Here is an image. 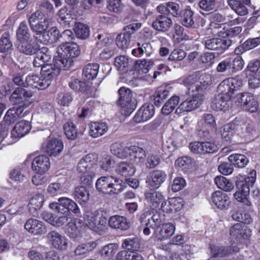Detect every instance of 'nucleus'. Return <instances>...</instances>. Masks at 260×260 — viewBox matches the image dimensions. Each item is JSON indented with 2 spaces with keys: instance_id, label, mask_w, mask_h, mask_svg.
<instances>
[{
  "instance_id": "nucleus-20",
  "label": "nucleus",
  "mask_w": 260,
  "mask_h": 260,
  "mask_svg": "<svg viewBox=\"0 0 260 260\" xmlns=\"http://www.w3.org/2000/svg\"><path fill=\"white\" fill-rule=\"evenodd\" d=\"M256 180V171L251 170L248 176H240L237 178L236 186L238 190L245 191L248 193L250 192V188L252 187Z\"/></svg>"
},
{
  "instance_id": "nucleus-25",
  "label": "nucleus",
  "mask_w": 260,
  "mask_h": 260,
  "mask_svg": "<svg viewBox=\"0 0 260 260\" xmlns=\"http://www.w3.org/2000/svg\"><path fill=\"white\" fill-rule=\"evenodd\" d=\"M232 96L224 92H219L211 102L212 108L216 111H226L230 107V100Z\"/></svg>"
},
{
  "instance_id": "nucleus-48",
  "label": "nucleus",
  "mask_w": 260,
  "mask_h": 260,
  "mask_svg": "<svg viewBox=\"0 0 260 260\" xmlns=\"http://www.w3.org/2000/svg\"><path fill=\"white\" fill-rule=\"evenodd\" d=\"M231 217L234 220L246 224H249L252 221L250 215L244 209H240L234 212Z\"/></svg>"
},
{
  "instance_id": "nucleus-59",
  "label": "nucleus",
  "mask_w": 260,
  "mask_h": 260,
  "mask_svg": "<svg viewBox=\"0 0 260 260\" xmlns=\"http://www.w3.org/2000/svg\"><path fill=\"white\" fill-rule=\"evenodd\" d=\"M235 133V124L233 122H230L224 124L221 130L222 138L225 141L231 140L232 137Z\"/></svg>"
},
{
  "instance_id": "nucleus-19",
  "label": "nucleus",
  "mask_w": 260,
  "mask_h": 260,
  "mask_svg": "<svg viewBox=\"0 0 260 260\" xmlns=\"http://www.w3.org/2000/svg\"><path fill=\"white\" fill-rule=\"evenodd\" d=\"M98 154L95 153H89L81 159L78 164L77 170L79 173L94 171V166L98 161Z\"/></svg>"
},
{
  "instance_id": "nucleus-50",
  "label": "nucleus",
  "mask_w": 260,
  "mask_h": 260,
  "mask_svg": "<svg viewBox=\"0 0 260 260\" xmlns=\"http://www.w3.org/2000/svg\"><path fill=\"white\" fill-rule=\"evenodd\" d=\"M228 159L233 166L239 168H244L249 162L248 159L245 155L239 153L231 154Z\"/></svg>"
},
{
  "instance_id": "nucleus-44",
  "label": "nucleus",
  "mask_w": 260,
  "mask_h": 260,
  "mask_svg": "<svg viewBox=\"0 0 260 260\" xmlns=\"http://www.w3.org/2000/svg\"><path fill=\"white\" fill-rule=\"evenodd\" d=\"M64 133L69 140H74L81 133L78 131L75 124L71 120L65 122L63 126Z\"/></svg>"
},
{
  "instance_id": "nucleus-7",
  "label": "nucleus",
  "mask_w": 260,
  "mask_h": 260,
  "mask_svg": "<svg viewBox=\"0 0 260 260\" xmlns=\"http://www.w3.org/2000/svg\"><path fill=\"white\" fill-rule=\"evenodd\" d=\"M139 221L140 230L143 231L145 235L148 236L151 234L150 228L155 231L157 228H160L165 222V215L156 211L151 215L150 213L146 212L140 215Z\"/></svg>"
},
{
  "instance_id": "nucleus-18",
  "label": "nucleus",
  "mask_w": 260,
  "mask_h": 260,
  "mask_svg": "<svg viewBox=\"0 0 260 260\" xmlns=\"http://www.w3.org/2000/svg\"><path fill=\"white\" fill-rule=\"evenodd\" d=\"M189 147L192 153L200 155L213 153L217 151V146L214 143L208 142L195 141L191 142Z\"/></svg>"
},
{
  "instance_id": "nucleus-35",
  "label": "nucleus",
  "mask_w": 260,
  "mask_h": 260,
  "mask_svg": "<svg viewBox=\"0 0 260 260\" xmlns=\"http://www.w3.org/2000/svg\"><path fill=\"white\" fill-rule=\"evenodd\" d=\"M28 107L24 105V104L13 105V107L7 111L5 117L6 119H8L9 121L14 123L17 119L24 116L23 111Z\"/></svg>"
},
{
  "instance_id": "nucleus-14",
  "label": "nucleus",
  "mask_w": 260,
  "mask_h": 260,
  "mask_svg": "<svg viewBox=\"0 0 260 260\" xmlns=\"http://www.w3.org/2000/svg\"><path fill=\"white\" fill-rule=\"evenodd\" d=\"M32 96L31 91H28L22 87L16 88L10 96V101L13 105L24 104L29 106L32 101L30 98Z\"/></svg>"
},
{
  "instance_id": "nucleus-21",
  "label": "nucleus",
  "mask_w": 260,
  "mask_h": 260,
  "mask_svg": "<svg viewBox=\"0 0 260 260\" xmlns=\"http://www.w3.org/2000/svg\"><path fill=\"white\" fill-rule=\"evenodd\" d=\"M229 233L233 239L240 241L248 239L251 236V231L248 226L236 223L230 228Z\"/></svg>"
},
{
  "instance_id": "nucleus-8",
  "label": "nucleus",
  "mask_w": 260,
  "mask_h": 260,
  "mask_svg": "<svg viewBox=\"0 0 260 260\" xmlns=\"http://www.w3.org/2000/svg\"><path fill=\"white\" fill-rule=\"evenodd\" d=\"M118 94L116 104L120 107L122 115L129 116L136 108V100L133 97V92L129 88L122 86L118 89Z\"/></svg>"
},
{
  "instance_id": "nucleus-38",
  "label": "nucleus",
  "mask_w": 260,
  "mask_h": 260,
  "mask_svg": "<svg viewBox=\"0 0 260 260\" xmlns=\"http://www.w3.org/2000/svg\"><path fill=\"white\" fill-rule=\"evenodd\" d=\"M115 171L118 174L125 177L126 179L134 175L136 169L133 164L127 161H121L117 164Z\"/></svg>"
},
{
  "instance_id": "nucleus-37",
  "label": "nucleus",
  "mask_w": 260,
  "mask_h": 260,
  "mask_svg": "<svg viewBox=\"0 0 260 260\" xmlns=\"http://www.w3.org/2000/svg\"><path fill=\"white\" fill-rule=\"evenodd\" d=\"M17 48L20 52L28 55L35 54L40 50L38 44L32 39L18 43Z\"/></svg>"
},
{
  "instance_id": "nucleus-57",
  "label": "nucleus",
  "mask_w": 260,
  "mask_h": 260,
  "mask_svg": "<svg viewBox=\"0 0 260 260\" xmlns=\"http://www.w3.org/2000/svg\"><path fill=\"white\" fill-rule=\"evenodd\" d=\"M13 50V44L9 34H4L0 38V53L6 55L11 53Z\"/></svg>"
},
{
  "instance_id": "nucleus-30",
  "label": "nucleus",
  "mask_w": 260,
  "mask_h": 260,
  "mask_svg": "<svg viewBox=\"0 0 260 260\" xmlns=\"http://www.w3.org/2000/svg\"><path fill=\"white\" fill-rule=\"evenodd\" d=\"M50 166V159L45 155L35 157L31 164V168L36 173L46 172Z\"/></svg>"
},
{
  "instance_id": "nucleus-5",
  "label": "nucleus",
  "mask_w": 260,
  "mask_h": 260,
  "mask_svg": "<svg viewBox=\"0 0 260 260\" xmlns=\"http://www.w3.org/2000/svg\"><path fill=\"white\" fill-rule=\"evenodd\" d=\"M57 53L59 59L55 61L56 66L66 70L70 68L73 62V58L77 57L80 53L79 45L75 43H64L58 48Z\"/></svg>"
},
{
  "instance_id": "nucleus-42",
  "label": "nucleus",
  "mask_w": 260,
  "mask_h": 260,
  "mask_svg": "<svg viewBox=\"0 0 260 260\" xmlns=\"http://www.w3.org/2000/svg\"><path fill=\"white\" fill-rule=\"evenodd\" d=\"M16 39L18 43L31 39V35L25 21L20 24L16 32Z\"/></svg>"
},
{
  "instance_id": "nucleus-27",
  "label": "nucleus",
  "mask_w": 260,
  "mask_h": 260,
  "mask_svg": "<svg viewBox=\"0 0 260 260\" xmlns=\"http://www.w3.org/2000/svg\"><path fill=\"white\" fill-rule=\"evenodd\" d=\"M228 5L238 15L243 16L248 13V7L251 5V0H228Z\"/></svg>"
},
{
  "instance_id": "nucleus-26",
  "label": "nucleus",
  "mask_w": 260,
  "mask_h": 260,
  "mask_svg": "<svg viewBox=\"0 0 260 260\" xmlns=\"http://www.w3.org/2000/svg\"><path fill=\"white\" fill-rule=\"evenodd\" d=\"M24 229L35 235H42L46 232V227L44 223L32 218L26 220L24 224Z\"/></svg>"
},
{
  "instance_id": "nucleus-29",
  "label": "nucleus",
  "mask_w": 260,
  "mask_h": 260,
  "mask_svg": "<svg viewBox=\"0 0 260 260\" xmlns=\"http://www.w3.org/2000/svg\"><path fill=\"white\" fill-rule=\"evenodd\" d=\"M175 231V225L172 223H164L154 231L153 235L159 241H163L172 236Z\"/></svg>"
},
{
  "instance_id": "nucleus-45",
  "label": "nucleus",
  "mask_w": 260,
  "mask_h": 260,
  "mask_svg": "<svg viewBox=\"0 0 260 260\" xmlns=\"http://www.w3.org/2000/svg\"><path fill=\"white\" fill-rule=\"evenodd\" d=\"M99 64L97 63H88L83 69V77L87 80H93L98 74Z\"/></svg>"
},
{
  "instance_id": "nucleus-40",
  "label": "nucleus",
  "mask_w": 260,
  "mask_h": 260,
  "mask_svg": "<svg viewBox=\"0 0 260 260\" xmlns=\"http://www.w3.org/2000/svg\"><path fill=\"white\" fill-rule=\"evenodd\" d=\"M89 135L92 138H98L104 135L108 130L105 122H91L89 124Z\"/></svg>"
},
{
  "instance_id": "nucleus-15",
  "label": "nucleus",
  "mask_w": 260,
  "mask_h": 260,
  "mask_svg": "<svg viewBox=\"0 0 260 260\" xmlns=\"http://www.w3.org/2000/svg\"><path fill=\"white\" fill-rule=\"evenodd\" d=\"M211 200L213 204L220 210H227L232 205L230 195L221 190L213 192L211 194Z\"/></svg>"
},
{
  "instance_id": "nucleus-24",
  "label": "nucleus",
  "mask_w": 260,
  "mask_h": 260,
  "mask_svg": "<svg viewBox=\"0 0 260 260\" xmlns=\"http://www.w3.org/2000/svg\"><path fill=\"white\" fill-rule=\"evenodd\" d=\"M50 243L55 248L59 250H66L68 247V240L59 233L52 231L47 235Z\"/></svg>"
},
{
  "instance_id": "nucleus-28",
  "label": "nucleus",
  "mask_w": 260,
  "mask_h": 260,
  "mask_svg": "<svg viewBox=\"0 0 260 260\" xmlns=\"http://www.w3.org/2000/svg\"><path fill=\"white\" fill-rule=\"evenodd\" d=\"M82 225V222L78 218L72 219L66 225V233L71 239L80 237Z\"/></svg>"
},
{
  "instance_id": "nucleus-3",
  "label": "nucleus",
  "mask_w": 260,
  "mask_h": 260,
  "mask_svg": "<svg viewBox=\"0 0 260 260\" xmlns=\"http://www.w3.org/2000/svg\"><path fill=\"white\" fill-rule=\"evenodd\" d=\"M39 51V52L37 53V55L34 59V67H41L42 72H48L53 75L55 74V77H56L62 70V68H59L55 62V61H57L56 59H59L58 55L53 57L52 64L51 63L52 55L49 49L47 47H42L40 48Z\"/></svg>"
},
{
  "instance_id": "nucleus-9",
  "label": "nucleus",
  "mask_w": 260,
  "mask_h": 260,
  "mask_svg": "<svg viewBox=\"0 0 260 260\" xmlns=\"http://www.w3.org/2000/svg\"><path fill=\"white\" fill-rule=\"evenodd\" d=\"M49 21L48 18L44 17L43 19L39 20L36 24H31L30 28L37 35H42L43 40H40L44 44L52 43L57 40L56 36L58 34V30L54 29L52 31H46L49 27Z\"/></svg>"
},
{
  "instance_id": "nucleus-10",
  "label": "nucleus",
  "mask_w": 260,
  "mask_h": 260,
  "mask_svg": "<svg viewBox=\"0 0 260 260\" xmlns=\"http://www.w3.org/2000/svg\"><path fill=\"white\" fill-rule=\"evenodd\" d=\"M41 77L37 75H28L25 78V87L37 88L43 90L51 84L52 79L55 77V74L42 72Z\"/></svg>"
},
{
  "instance_id": "nucleus-4",
  "label": "nucleus",
  "mask_w": 260,
  "mask_h": 260,
  "mask_svg": "<svg viewBox=\"0 0 260 260\" xmlns=\"http://www.w3.org/2000/svg\"><path fill=\"white\" fill-rule=\"evenodd\" d=\"M109 216L108 213L102 208L88 212L85 217L86 224L93 231L102 235L108 230Z\"/></svg>"
},
{
  "instance_id": "nucleus-22",
  "label": "nucleus",
  "mask_w": 260,
  "mask_h": 260,
  "mask_svg": "<svg viewBox=\"0 0 260 260\" xmlns=\"http://www.w3.org/2000/svg\"><path fill=\"white\" fill-rule=\"evenodd\" d=\"M155 109L152 104H145L143 105L133 118L136 123H141L150 119L154 115Z\"/></svg>"
},
{
  "instance_id": "nucleus-56",
  "label": "nucleus",
  "mask_w": 260,
  "mask_h": 260,
  "mask_svg": "<svg viewBox=\"0 0 260 260\" xmlns=\"http://www.w3.org/2000/svg\"><path fill=\"white\" fill-rule=\"evenodd\" d=\"M180 102L179 96H172L164 105L161 109V112L164 115H168L171 113L178 106Z\"/></svg>"
},
{
  "instance_id": "nucleus-51",
  "label": "nucleus",
  "mask_w": 260,
  "mask_h": 260,
  "mask_svg": "<svg viewBox=\"0 0 260 260\" xmlns=\"http://www.w3.org/2000/svg\"><path fill=\"white\" fill-rule=\"evenodd\" d=\"M131 38L132 37L129 34L124 31L117 36L115 40L116 44L119 48L125 50L131 46Z\"/></svg>"
},
{
  "instance_id": "nucleus-33",
  "label": "nucleus",
  "mask_w": 260,
  "mask_h": 260,
  "mask_svg": "<svg viewBox=\"0 0 260 260\" xmlns=\"http://www.w3.org/2000/svg\"><path fill=\"white\" fill-rule=\"evenodd\" d=\"M166 178L167 174L164 171L156 170L151 173L150 178L147 182L150 188L156 189L160 187Z\"/></svg>"
},
{
  "instance_id": "nucleus-54",
  "label": "nucleus",
  "mask_w": 260,
  "mask_h": 260,
  "mask_svg": "<svg viewBox=\"0 0 260 260\" xmlns=\"http://www.w3.org/2000/svg\"><path fill=\"white\" fill-rule=\"evenodd\" d=\"M214 183L218 188L226 192L231 191L234 187L230 180L222 176L216 177L214 178Z\"/></svg>"
},
{
  "instance_id": "nucleus-52",
  "label": "nucleus",
  "mask_w": 260,
  "mask_h": 260,
  "mask_svg": "<svg viewBox=\"0 0 260 260\" xmlns=\"http://www.w3.org/2000/svg\"><path fill=\"white\" fill-rule=\"evenodd\" d=\"M169 93L167 89H158L150 96V100L156 106L160 107L168 98Z\"/></svg>"
},
{
  "instance_id": "nucleus-62",
  "label": "nucleus",
  "mask_w": 260,
  "mask_h": 260,
  "mask_svg": "<svg viewBox=\"0 0 260 260\" xmlns=\"http://www.w3.org/2000/svg\"><path fill=\"white\" fill-rule=\"evenodd\" d=\"M96 245L97 244L95 242H89L81 244L75 249V254L76 255H85L93 250L96 247Z\"/></svg>"
},
{
  "instance_id": "nucleus-31",
  "label": "nucleus",
  "mask_w": 260,
  "mask_h": 260,
  "mask_svg": "<svg viewBox=\"0 0 260 260\" xmlns=\"http://www.w3.org/2000/svg\"><path fill=\"white\" fill-rule=\"evenodd\" d=\"M172 24L171 18L165 15H158L153 21L152 26L157 31L166 32L170 29Z\"/></svg>"
},
{
  "instance_id": "nucleus-61",
  "label": "nucleus",
  "mask_w": 260,
  "mask_h": 260,
  "mask_svg": "<svg viewBox=\"0 0 260 260\" xmlns=\"http://www.w3.org/2000/svg\"><path fill=\"white\" fill-rule=\"evenodd\" d=\"M74 30L76 36L78 38L85 39L89 36V26L83 23H76Z\"/></svg>"
},
{
  "instance_id": "nucleus-17",
  "label": "nucleus",
  "mask_w": 260,
  "mask_h": 260,
  "mask_svg": "<svg viewBox=\"0 0 260 260\" xmlns=\"http://www.w3.org/2000/svg\"><path fill=\"white\" fill-rule=\"evenodd\" d=\"M232 41L230 39L212 38L205 41V47L209 50L216 51L218 55L223 53L231 45Z\"/></svg>"
},
{
  "instance_id": "nucleus-49",
  "label": "nucleus",
  "mask_w": 260,
  "mask_h": 260,
  "mask_svg": "<svg viewBox=\"0 0 260 260\" xmlns=\"http://www.w3.org/2000/svg\"><path fill=\"white\" fill-rule=\"evenodd\" d=\"M201 124L207 130L214 129L216 128V123L214 116L209 113H205L202 117L201 119L198 122V125Z\"/></svg>"
},
{
  "instance_id": "nucleus-63",
  "label": "nucleus",
  "mask_w": 260,
  "mask_h": 260,
  "mask_svg": "<svg viewBox=\"0 0 260 260\" xmlns=\"http://www.w3.org/2000/svg\"><path fill=\"white\" fill-rule=\"evenodd\" d=\"M117 260H144L139 253L134 251H121L116 255Z\"/></svg>"
},
{
  "instance_id": "nucleus-13",
  "label": "nucleus",
  "mask_w": 260,
  "mask_h": 260,
  "mask_svg": "<svg viewBox=\"0 0 260 260\" xmlns=\"http://www.w3.org/2000/svg\"><path fill=\"white\" fill-rule=\"evenodd\" d=\"M236 102L244 110L250 113L256 112L258 109V102L254 95L249 92H242L236 96Z\"/></svg>"
},
{
  "instance_id": "nucleus-39",
  "label": "nucleus",
  "mask_w": 260,
  "mask_h": 260,
  "mask_svg": "<svg viewBox=\"0 0 260 260\" xmlns=\"http://www.w3.org/2000/svg\"><path fill=\"white\" fill-rule=\"evenodd\" d=\"M31 125L28 121L21 120L17 123L11 131V137L15 138H21L29 133Z\"/></svg>"
},
{
  "instance_id": "nucleus-43",
  "label": "nucleus",
  "mask_w": 260,
  "mask_h": 260,
  "mask_svg": "<svg viewBox=\"0 0 260 260\" xmlns=\"http://www.w3.org/2000/svg\"><path fill=\"white\" fill-rule=\"evenodd\" d=\"M129 146H124L122 142H115L110 147V150L112 154L120 158H127Z\"/></svg>"
},
{
  "instance_id": "nucleus-12",
  "label": "nucleus",
  "mask_w": 260,
  "mask_h": 260,
  "mask_svg": "<svg viewBox=\"0 0 260 260\" xmlns=\"http://www.w3.org/2000/svg\"><path fill=\"white\" fill-rule=\"evenodd\" d=\"M243 79L239 75L226 78L218 85L217 89L219 92H224L232 97L234 92L242 87Z\"/></svg>"
},
{
  "instance_id": "nucleus-2",
  "label": "nucleus",
  "mask_w": 260,
  "mask_h": 260,
  "mask_svg": "<svg viewBox=\"0 0 260 260\" xmlns=\"http://www.w3.org/2000/svg\"><path fill=\"white\" fill-rule=\"evenodd\" d=\"M244 43L239 45L234 50V54L225 58L220 61L216 67V70L219 73L228 72L235 73L241 71L245 64V62L241 55L247 51Z\"/></svg>"
},
{
  "instance_id": "nucleus-6",
  "label": "nucleus",
  "mask_w": 260,
  "mask_h": 260,
  "mask_svg": "<svg viewBox=\"0 0 260 260\" xmlns=\"http://www.w3.org/2000/svg\"><path fill=\"white\" fill-rule=\"evenodd\" d=\"M96 189L104 194L113 195L121 192L125 188V183L121 179L112 176H103L95 183Z\"/></svg>"
},
{
  "instance_id": "nucleus-47",
  "label": "nucleus",
  "mask_w": 260,
  "mask_h": 260,
  "mask_svg": "<svg viewBox=\"0 0 260 260\" xmlns=\"http://www.w3.org/2000/svg\"><path fill=\"white\" fill-rule=\"evenodd\" d=\"M114 65L119 71L126 72L132 65V61L127 56L120 55L115 58Z\"/></svg>"
},
{
  "instance_id": "nucleus-41",
  "label": "nucleus",
  "mask_w": 260,
  "mask_h": 260,
  "mask_svg": "<svg viewBox=\"0 0 260 260\" xmlns=\"http://www.w3.org/2000/svg\"><path fill=\"white\" fill-rule=\"evenodd\" d=\"M73 194L74 198L80 204L86 203L89 199V190L82 185L76 187Z\"/></svg>"
},
{
  "instance_id": "nucleus-60",
  "label": "nucleus",
  "mask_w": 260,
  "mask_h": 260,
  "mask_svg": "<svg viewBox=\"0 0 260 260\" xmlns=\"http://www.w3.org/2000/svg\"><path fill=\"white\" fill-rule=\"evenodd\" d=\"M173 37L177 43L189 40V36L185 31L184 27L177 23L174 24Z\"/></svg>"
},
{
  "instance_id": "nucleus-11",
  "label": "nucleus",
  "mask_w": 260,
  "mask_h": 260,
  "mask_svg": "<svg viewBox=\"0 0 260 260\" xmlns=\"http://www.w3.org/2000/svg\"><path fill=\"white\" fill-rule=\"evenodd\" d=\"M49 207L56 212L68 215L72 212L75 214L80 212V209L77 204L72 199L67 197H61L58 199V202L50 203Z\"/></svg>"
},
{
  "instance_id": "nucleus-32",
  "label": "nucleus",
  "mask_w": 260,
  "mask_h": 260,
  "mask_svg": "<svg viewBox=\"0 0 260 260\" xmlns=\"http://www.w3.org/2000/svg\"><path fill=\"white\" fill-rule=\"evenodd\" d=\"M108 227L122 231L127 230L130 226V223L127 218L123 216L115 215L109 217Z\"/></svg>"
},
{
  "instance_id": "nucleus-23",
  "label": "nucleus",
  "mask_w": 260,
  "mask_h": 260,
  "mask_svg": "<svg viewBox=\"0 0 260 260\" xmlns=\"http://www.w3.org/2000/svg\"><path fill=\"white\" fill-rule=\"evenodd\" d=\"M43 147L49 156H56L62 151L63 144L61 140L53 138L48 140L46 143L43 144Z\"/></svg>"
},
{
  "instance_id": "nucleus-34",
  "label": "nucleus",
  "mask_w": 260,
  "mask_h": 260,
  "mask_svg": "<svg viewBox=\"0 0 260 260\" xmlns=\"http://www.w3.org/2000/svg\"><path fill=\"white\" fill-rule=\"evenodd\" d=\"M144 196L147 202L153 209L158 208L160 204L164 200L162 194L152 188L146 190L144 193Z\"/></svg>"
},
{
  "instance_id": "nucleus-36",
  "label": "nucleus",
  "mask_w": 260,
  "mask_h": 260,
  "mask_svg": "<svg viewBox=\"0 0 260 260\" xmlns=\"http://www.w3.org/2000/svg\"><path fill=\"white\" fill-rule=\"evenodd\" d=\"M146 156V152L142 148L136 145L129 146L127 158L133 160L136 164L144 163Z\"/></svg>"
},
{
  "instance_id": "nucleus-46",
  "label": "nucleus",
  "mask_w": 260,
  "mask_h": 260,
  "mask_svg": "<svg viewBox=\"0 0 260 260\" xmlns=\"http://www.w3.org/2000/svg\"><path fill=\"white\" fill-rule=\"evenodd\" d=\"M193 12L191 10L190 6H187L180 12L181 21L182 24L186 27H192L194 25L193 18Z\"/></svg>"
},
{
  "instance_id": "nucleus-1",
  "label": "nucleus",
  "mask_w": 260,
  "mask_h": 260,
  "mask_svg": "<svg viewBox=\"0 0 260 260\" xmlns=\"http://www.w3.org/2000/svg\"><path fill=\"white\" fill-rule=\"evenodd\" d=\"M184 83L188 86V91L189 94H191V96L187 98L183 101L176 110L177 112L178 109L183 112H190L198 108L202 102V99L199 92L203 89L202 83L198 81L196 76L194 75H189L184 79Z\"/></svg>"
},
{
  "instance_id": "nucleus-64",
  "label": "nucleus",
  "mask_w": 260,
  "mask_h": 260,
  "mask_svg": "<svg viewBox=\"0 0 260 260\" xmlns=\"http://www.w3.org/2000/svg\"><path fill=\"white\" fill-rule=\"evenodd\" d=\"M260 60L258 59H253L248 61L244 72L246 76L254 75L259 71Z\"/></svg>"
},
{
  "instance_id": "nucleus-55",
  "label": "nucleus",
  "mask_w": 260,
  "mask_h": 260,
  "mask_svg": "<svg viewBox=\"0 0 260 260\" xmlns=\"http://www.w3.org/2000/svg\"><path fill=\"white\" fill-rule=\"evenodd\" d=\"M122 246L123 248L127 249V251L136 252L141 248V242L137 237L127 238L123 241Z\"/></svg>"
},
{
  "instance_id": "nucleus-58",
  "label": "nucleus",
  "mask_w": 260,
  "mask_h": 260,
  "mask_svg": "<svg viewBox=\"0 0 260 260\" xmlns=\"http://www.w3.org/2000/svg\"><path fill=\"white\" fill-rule=\"evenodd\" d=\"M45 201L44 196L42 193H36L29 200L28 207L30 211H37L43 206Z\"/></svg>"
},
{
  "instance_id": "nucleus-16",
  "label": "nucleus",
  "mask_w": 260,
  "mask_h": 260,
  "mask_svg": "<svg viewBox=\"0 0 260 260\" xmlns=\"http://www.w3.org/2000/svg\"><path fill=\"white\" fill-rule=\"evenodd\" d=\"M211 255L213 257H223L236 253L239 251L236 245L220 246L217 244H209Z\"/></svg>"
},
{
  "instance_id": "nucleus-53",
  "label": "nucleus",
  "mask_w": 260,
  "mask_h": 260,
  "mask_svg": "<svg viewBox=\"0 0 260 260\" xmlns=\"http://www.w3.org/2000/svg\"><path fill=\"white\" fill-rule=\"evenodd\" d=\"M70 87L75 91L81 92L88 94L90 92L91 86L86 82L75 79L72 80L69 84Z\"/></svg>"
}]
</instances>
